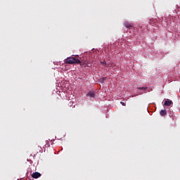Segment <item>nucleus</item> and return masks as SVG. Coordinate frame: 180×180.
<instances>
[{
    "label": "nucleus",
    "mask_w": 180,
    "mask_h": 180,
    "mask_svg": "<svg viewBox=\"0 0 180 180\" xmlns=\"http://www.w3.org/2000/svg\"><path fill=\"white\" fill-rule=\"evenodd\" d=\"M65 64H79V63H81V60L74 57H69L65 60Z\"/></svg>",
    "instance_id": "obj_1"
},
{
    "label": "nucleus",
    "mask_w": 180,
    "mask_h": 180,
    "mask_svg": "<svg viewBox=\"0 0 180 180\" xmlns=\"http://www.w3.org/2000/svg\"><path fill=\"white\" fill-rule=\"evenodd\" d=\"M124 25L125 26V27H127V29H131L133 27V24L125 21L124 22Z\"/></svg>",
    "instance_id": "obj_2"
},
{
    "label": "nucleus",
    "mask_w": 180,
    "mask_h": 180,
    "mask_svg": "<svg viewBox=\"0 0 180 180\" xmlns=\"http://www.w3.org/2000/svg\"><path fill=\"white\" fill-rule=\"evenodd\" d=\"M32 178H34L35 179H37V178H39V176H41V174L39 172H34L32 174Z\"/></svg>",
    "instance_id": "obj_3"
},
{
    "label": "nucleus",
    "mask_w": 180,
    "mask_h": 180,
    "mask_svg": "<svg viewBox=\"0 0 180 180\" xmlns=\"http://www.w3.org/2000/svg\"><path fill=\"white\" fill-rule=\"evenodd\" d=\"M86 96H89V98H95V92H94V91H89L86 94Z\"/></svg>",
    "instance_id": "obj_4"
},
{
    "label": "nucleus",
    "mask_w": 180,
    "mask_h": 180,
    "mask_svg": "<svg viewBox=\"0 0 180 180\" xmlns=\"http://www.w3.org/2000/svg\"><path fill=\"white\" fill-rule=\"evenodd\" d=\"M164 105L165 106H171V105H172V101L167 100L165 101Z\"/></svg>",
    "instance_id": "obj_5"
},
{
    "label": "nucleus",
    "mask_w": 180,
    "mask_h": 180,
    "mask_svg": "<svg viewBox=\"0 0 180 180\" xmlns=\"http://www.w3.org/2000/svg\"><path fill=\"white\" fill-rule=\"evenodd\" d=\"M160 116H165L167 115V110H162L160 112Z\"/></svg>",
    "instance_id": "obj_6"
},
{
    "label": "nucleus",
    "mask_w": 180,
    "mask_h": 180,
    "mask_svg": "<svg viewBox=\"0 0 180 180\" xmlns=\"http://www.w3.org/2000/svg\"><path fill=\"white\" fill-rule=\"evenodd\" d=\"M105 79H106V77H102L98 80V82H100L101 84H103V82H105Z\"/></svg>",
    "instance_id": "obj_7"
},
{
    "label": "nucleus",
    "mask_w": 180,
    "mask_h": 180,
    "mask_svg": "<svg viewBox=\"0 0 180 180\" xmlns=\"http://www.w3.org/2000/svg\"><path fill=\"white\" fill-rule=\"evenodd\" d=\"M79 64H80V65H84V67H89L87 63H85V62L80 61Z\"/></svg>",
    "instance_id": "obj_8"
},
{
    "label": "nucleus",
    "mask_w": 180,
    "mask_h": 180,
    "mask_svg": "<svg viewBox=\"0 0 180 180\" xmlns=\"http://www.w3.org/2000/svg\"><path fill=\"white\" fill-rule=\"evenodd\" d=\"M137 89L141 91H147V87H138Z\"/></svg>",
    "instance_id": "obj_9"
},
{
    "label": "nucleus",
    "mask_w": 180,
    "mask_h": 180,
    "mask_svg": "<svg viewBox=\"0 0 180 180\" xmlns=\"http://www.w3.org/2000/svg\"><path fill=\"white\" fill-rule=\"evenodd\" d=\"M101 64H102V65H106V61L101 62Z\"/></svg>",
    "instance_id": "obj_10"
},
{
    "label": "nucleus",
    "mask_w": 180,
    "mask_h": 180,
    "mask_svg": "<svg viewBox=\"0 0 180 180\" xmlns=\"http://www.w3.org/2000/svg\"><path fill=\"white\" fill-rule=\"evenodd\" d=\"M121 105H122V106H126V103H124V102H120Z\"/></svg>",
    "instance_id": "obj_11"
}]
</instances>
